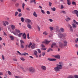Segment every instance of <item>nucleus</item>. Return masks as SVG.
<instances>
[{
	"label": "nucleus",
	"mask_w": 78,
	"mask_h": 78,
	"mask_svg": "<svg viewBox=\"0 0 78 78\" xmlns=\"http://www.w3.org/2000/svg\"><path fill=\"white\" fill-rule=\"evenodd\" d=\"M55 28L56 30L57 31H59V26H55Z\"/></svg>",
	"instance_id": "nucleus-18"
},
{
	"label": "nucleus",
	"mask_w": 78,
	"mask_h": 78,
	"mask_svg": "<svg viewBox=\"0 0 78 78\" xmlns=\"http://www.w3.org/2000/svg\"><path fill=\"white\" fill-rule=\"evenodd\" d=\"M50 51H53V49L51 48H49L48 50L47 51V52H50Z\"/></svg>",
	"instance_id": "nucleus-27"
},
{
	"label": "nucleus",
	"mask_w": 78,
	"mask_h": 78,
	"mask_svg": "<svg viewBox=\"0 0 78 78\" xmlns=\"http://www.w3.org/2000/svg\"><path fill=\"white\" fill-rule=\"evenodd\" d=\"M48 61H56V58H48Z\"/></svg>",
	"instance_id": "nucleus-12"
},
{
	"label": "nucleus",
	"mask_w": 78,
	"mask_h": 78,
	"mask_svg": "<svg viewBox=\"0 0 78 78\" xmlns=\"http://www.w3.org/2000/svg\"><path fill=\"white\" fill-rule=\"evenodd\" d=\"M67 78H74V76L72 75H71L69 76Z\"/></svg>",
	"instance_id": "nucleus-34"
},
{
	"label": "nucleus",
	"mask_w": 78,
	"mask_h": 78,
	"mask_svg": "<svg viewBox=\"0 0 78 78\" xmlns=\"http://www.w3.org/2000/svg\"><path fill=\"white\" fill-rule=\"evenodd\" d=\"M25 22H26V23H31V24H32L33 23L32 22H31V20H30L29 19H27L25 20Z\"/></svg>",
	"instance_id": "nucleus-4"
},
{
	"label": "nucleus",
	"mask_w": 78,
	"mask_h": 78,
	"mask_svg": "<svg viewBox=\"0 0 78 78\" xmlns=\"http://www.w3.org/2000/svg\"><path fill=\"white\" fill-rule=\"evenodd\" d=\"M72 25L73 28H76V24H75V23H73L72 24Z\"/></svg>",
	"instance_id": "nucleus-17"
},
{
	"label": "nucleus",
	"mask_w": 78,
	"mask_h": 78,
	"mask_svg": "<svg viewBox=\"0 0 78 78\" xmlns=\"http://www.w3.org/2000/svg\"><path fill=\"white\" fill-rule=\"evenodd\" d=\"M17 11H18V12H20L21 11H22V10H21V9H17Z\"/></svg>",
	"instance_id": "nucleus-45"
},
{
	"label": "nucleus",
	"mask_w": 78,
	"mask_h": 78,
	"mask_svg": "<svg viewBox=\"0 0 78 78\" xmlns=\"http://www.w3.org/2000/svg\"><path fill=\"white\" fill-rule=\"evenodd\" d=\"M72 4L73 5H76V3H75V2H73L72 3Z\"/></svg>",
	"instance_id": "nucleus-55"
},
{
	"label": "nucleus",
	"mask_w": 78,
	"mask_h": 78,
	"mask_svg": "<svg viewBox=\"0 0 78 78\" xmlns=\"http://www.w3.org/2000/svg\"><path fill=\"white\" fill-rule=\"evenodd\" d=\"M41 47L42 48H45V46L44 44H41Z\"/></svg>",
	"instance_id": "nucleus-61"
},
{
	"label": "nucleus",
	"mask_w": 78,
	"mask_h": 78,
	"mask_svg": "<svg viewBox=\"0 0 78 78\" xmlns=\"http://www.w3.org/2000/svg\"><path fill=\"white\" fill-rule=\"evenodd\" d=\"M5 23H6L7 25H9V23H8V22L7 21H5Z\"/></svg>",
	"instance_id": "nucleus-59"
},
{
	"label": "nucleus",
	"mask_w": 78,
	"mask_h": 78,
	"mask_svg": "<svg viewBox=\"0 0 78 78\" xmlns=\"http://www.w3.org/2000/svg\"><path fill=\"white\" fill-rule=\"evenodd\" d=\"M37 50L38 52V53H41V50L39 49H37Z\"/></svg>",
	"instance_id": "nucleus-43"
},
{
	"label": "nucleus",
	"mask_w": 78,
	"mask_h": 78,
	"mask_svg": "<svg viewBox=\"0 0 78 78\" xmlns=\"http://www.w3.org/2000/svg\"><path fill=\"white\" fill-rule=\"evenodd\" d=\"M53 56H54V57L57 59H61V56H60L59 55H53Z\"/></svg>",
	"instance_id": "nucleus-10"
},
{
	"label": "nucleus",
	"mask_w": 78,
	"mask_h": 78,
	"mask_svg": "<svg viewBox=\"0 0 78 78\" xmlns=\"http://www.w3.org/2000/svg\"><path fill=\"white\" fill-rule=\"evenodd\" d=\"M66 34H63V37H66Z\"/></svg>",
	"instance_id": "nucleus-48"
},
{
	"label": "nucleus",
	"mask_w": 78,
	"mask_h": 78,
	"mask_svg": "<svg viewBox=\"0 0 78 78\" xmlns=\"http://www.w3.org/2000/svg\"><path fill=\"white\" fill-rule=\"evenodd\" d=\"M21 44H24V41L23 40H20Z\"/></svg>",
	"instance_id": "nucleus-39"
},
{
	"label": "nucleus",
	"mask_w": 78,
	"mask_h": 78,
	"mask_svg": "<svg viewBox=\"0 0 78 78\" xmlns=\"http://www.w3.org/2000/svg\"><path fill=\"white\" fill-rule=\"evenodd\" d=\"M27 38L29 39H30V37H29V33H28L27 34Z\"/></svg>",
	"instance_id": "nucleus-50"
},
{
	"label": "nucleus",
	"mask_w": 78,
	"mask_h": 78,
	"mask_svg": "<svg viewBox=\"0 0 78 78\" xmlns=\"http://www.w3.org/2000/svg\"><path fill=\"white\" fill-rule=\"evenodd\" d=\"M19 14V12H15V16H17V15Z\"/></svg>",
	"instance_id": "nucleus-38"
},
{
	"label": "nucleus",
	"mask_w": 78,
	"mask_h": 78,
	"mask_svg": "<svg viewBox=\"0 0 78 78\" xmlns=\"http://www.w3.org/2000/svg\"><path fill=\"white\" fill-rule=\"evenodd\" d=\"M46 13L47 14H48V15H49V14H50V12H49V11H47L46 12Z\"/></svg>",
	"instance_id": "nucleus-53"
},
{
	"label": "nucleus",
	"mask_w": 78,
	"mask_h": 78,
	"mask_svg": "<svg viewBox=\"0 0 78 78\" xmlns=\"http://www.w3.org/2000/svg\"><path fill=\"white\" fill-rule=\"evenodd\" d=\"M45 55V52H44L42 53V56H44Z\"/></svg>",
	"instance_id": "nucleus-49"
},
{
	"label": "nucleus",
	"mask_w": 78,
	"mask_h": 78,
	"mask_svg": "<svg viewBox=\"0 0 78 78\" xmlns=\"http://www.w3.org/2000/svg\"><path fill=\"white\" fill-rule=\"evenodd\" d=\"M56 45V43H54L52 44V45H51V48H53V46H55Z\"/></svg>",
	"instance_id": "nucleus-19"
},
{
	"label": "nucleus",
	"mask_w": 78,
	"mask_h": 78,
	"mask_svg": "<svg viewBox=\"0 0 78 78\" xmlns=\"http://www.w3.org/2000/svg\"><path fill=\"white\" fill-rule=\"evenodd\" d=\"M72 13L76 14V16L78 17V11L77 10H74V11L72 12Z\"/></svg>",
	"instance_id": "nucleus-9"
},
{
	"label": "nucleus",
	"mask_w": 78,
	"mask_h": 78,
	"mask_svg": "<svg viewBox=\"0 0 78 78\" xmlns=\"http://www.w3.org/2000/svg\"><path fill=\"white\" fill-rule=\"evenodd\" d=\"M76 47L77 48V47H78V45L77 44H75V45Z\"/></svg>",
	"instance_id": "nucleus-64"
},
{
	"label": "nucleus",
	"mask_w": 78,
	"mask_h": 78,
	"mask_svg": "<svg viewBox=\"0 0 78 78\" xmlns=\"http://www.w3.org/2000/svg\"><path fill=\"white\" fill-rule=\"evenodd\" d=\"M8 30L10 31V32H11V33H12V32H11V29H10V27H8Z\"/></svg>",
	"instance_id": "nucleus-58"
},
{
	"label": "nucleus",
	"mask_w": 78,
	"mask_h": 78,
	"mask_svg": "<svg viewBox=\"0 0 78 78\" xmlns=\"http://www.w3.org/2000/svg\"><path fill=\"white\" fill-rule=\"evenodd\" d=\"M51 9L53 11H55L56 10V8L55 7H54L53 8H51Z\"/></svg>",
	"instance_id": "nucleus-32"
},
{
	"label": "nucleus",
	"mask_w": 78,
	"mask_h": 78,
	"mask_svg": "<svg viewBox=\"0 0 78 78\" xmlns=\"http://www.w3.org/2000/svg\"><path fill=\"white\" fill-rule=\"evenodd\" d=\"M68 27H69V31H70L71 32H73V28L72 26L70 24H68Z\"/></svg>",
	"instance_id": "nucleus-6"
},
{
	"label": "nucleus",
	"mask_w": 78,
	"mask_h": 78,
	"mask_svg": "<svg viewBox=\"0 0 78 78\" xmlns=\"http://www.w3.org/2000/svg\"><path fill=\"white\" fill-rule=\"evenodd\" d=\"M33 14V16H34V17H37V15L36 12H34Z\"/></svg>",
	"instance_id": "nucleus-23"
},
{
	"label": "nucleus",
	"mask_w": 78,
	"mask_h": 78,
	"mask_svg": "<svg viewBox=\"0 0 78 78\" xmlns=\"http://www.w3.org/2000/svg\"><path fill=\"white\" fill-rule=\"evenodd\" d=\"M27 27L29 29H31V26L28 23H27Z\"/></svg>",
	"instance_id": "nucleus-20"
},
{
	"label": "nucleus",
	"mask_w": 78,
	"mask_h": 78,
	"mask_svg": "<svg viewBox=\"0 0 78 78\" xmlns=\"http://www.w3.org/2000/svg\"><path fill=\"white\" fill-rule=\"evenodd\" d=\"M61 13H63V14H67V12H66V11H65L64 10L62 11L61 12Z\"/></svg>",
	"instance_id": "nucleus-35"
},
{
	"label": "nucleus",
	"mask_w": 78,
	"mask_h": 78,
	"mask_svg": "<svg viewBox=\"0 0 78 78\" xmlns=\"http://www.w3.org/2000/svg\"><path fill=\"white\" fill-rule=\"evenodd\" d=\"M31 48L32 49H34V48H35V47H36V45L35 44H33V45L31 46Z\"/></svg>",
	"instance_id": "nucleus-16"
},
{
	"label": "nucleus",
	"mask_w": 78,
	"mask_h": 78,
	"mask_svg": "<svg viewBox=\"0 0 78 78\" xmlns=\"http://www.w3.org/2000/svg\"><path fill=\"white\" fill-rule=\"evenodd\" d=\"M50 42V41H48V40H45L43 42V43H45L46 44H48Z\"/></svg>",
	"instance_id": "nucleus-11"
},
{
	"label": "nucleus",
	"mask_w": 78,
	"mask_h": 78,
	"mask_svg": "<svg viewBox=\"0 0 78 78\" xmlns=\"http://www.w3.org/2000/svg\"><path fill=\"white\" fill-rule=\"evenodd\" d=\"M74 78H78V75H75L74 76Z\"/></svg>",
	"instance_id": "nucleus-47"
},
{
	"label": "nucleus",
	"mask_w": 78,
	"mask_h": 78,
	"mask_svg": "<svg viewBox=\"0 0 78 78\" xmlns=\"http://www.w3.org/2000/svg\"><path fill=\"white\" fill-rule=\"evenodd\" d=\"M50 29L51 31H53V27H50Z\"/></svg>",
	"instance_id": "nucleus-40"
},
{
	"label": "nucleus",
	"mask_w": 78,
	"mask_h": 78,
	"mask_svg": "<svg viewBox=\"0 0 78 78\" xmlns=\"http://www.w3.org/2000/svg\"><path fill=\"white\" fill-rule=\"evenodd\" d=\"M22 16V14L21 13H20L19 14L18 16L19 17H21V16Z\"/></svg>",
	"instance_id": "nucleus-51"
},
{
	"label": "nucleus",
	"mask_w": 78,
	"mask_h": 78,
	"mask_svg": "<svg viewBox=\"0 0 78 78\" xmlns=\"http://www.w3.org/2000/svg\"><path fill=\"white\" fill-rule=\"evenodd\" d=\"M12 30H14L15 29V26L14 25H12L11 26Z\"/></svg>",
	"instance_id": "nucleus-24"
},
{
	"label": "nucleus",
	"mask_w": 78,
	"mask_h": 78,
	"mask_svg": "<svg viewBox=\"0 0 78 78\" xmlns=\"http://www.w3.org/2000/svg\"><path fill=\"white\" fill-rule=\"evenodd\" d=\"M13 60L14 61H17V60L16 58H13Z\"/></svg>",
	"instance_id": "nucleus-54"
},
{
	"label": "nucleus",
	"mask_w": 78,
	"mask_h": 78,
	"mask_svg": "<svg viewBox=\"0 0 78 78\" xmlns=\"http://www.w3.org/2000/svg\"><path fill=\"white\" fill-rule=\"evenodd\" d=\"M43 34H44L45 36H46V35H47V34H48V33L46 31H44V32L43 33Z\"/></svg>",
	"instance_id": "nucleus-33"
},
{
	"label": "nucleus",
	"mask_w": 78,
	"mask_h": 78,
	"mask_svg": "<svg viewBox=\"0 0 78 78\" xmlns=\"http://www.w3.org/2000/svg\"><path fill=\"white\" fill-rule=\"evenodd\" d=\"M29 71L30 72L34 73L36 70L34 68L30 67L29 68Z\"/></svg>",
	"instance_id": "nucleus-5"
},
{
	"label": "nucleus",
	"mask_w": 78,
	"mask_h": 78,
	"mask_svg": "<svg viewBox=\"0 0 78 78\" xmlns=\"http://www.w3.org/2000/svg\"><path fill=\"white\" fill-rule=\"evenodd\" d=\"M24 7H25V4L24 3H23L22 4V8L23 9H24Z\"/></svg>",
	"instance_id": "nucleus-41"
},
{
	"label": "nucleus",
	"mask_w": 78,
	"mask_h": 78,
	"mask_svg": "<svg viewBox=\"0 0 78 78\" xmlns=\"http://www.w3.org/2000/svg\"><path fill=\"white\" fill-rule=\"evenodd\" d=\"M41 11L42 13H43V14H45V12H44V10H43L42 9H41Z\"/></svg>",
	"instance_id": "nucleus-46"
},
{
	"label": "nucleus",
	"mask_w": 78,
	"mask_h": 78,
	"mask_svg": "<svg viewBox=\"0 0 78 78\" xmlns=\"http://www.w3.org/2000/svg\"><path fill=\"white\" fill-rule=\"evenodd\" d=\"M58 36L59 38H62V37L63 36V34H58Z\"/></svg>",
	"instance_id": "nucleus-15"
},
{
	"label": "nucleus",
	"mask_w": 78,
	"mask_h": 78,
	"mask_svg": "<svg viewBox=\"0 0 78 78\" xmlns=\"http://www.w3.org/2000/svg\"><path fill=\"white\" fill-rule=\"evenodd\" d=\"M63 8H64V6H63V5H61V9H63Z\"/></svg>",
	"instance_id": "nucleus-44"
},
{
	"label": "nucleus",
	"mask_w": 78,
	"mask_h": 78,
	"mask_svg": "<svg viewBox=\"0 0 78 78\" xmlns=\"http://www.w3.org/2000/svg\"><path fill=\"white\" fill-rule=\"evenodd\" d=\"M67 4L69 5H70L71 4V3H70V0H67Z\"/></svg>",
	"instance_id": "nucleus-28"
},
{
	"label": "nucleus",
	"mask_w": 78,
	"mask_h": 78,
	"mask_svg": "<svg viewBox=\"0 0 78 78\" xmlns=\"http://www.w3.org/2000/svg\"><path fill=\"white\" fill-rule=\"evenodd\" d=\"M62 65H63V63L62 62H58V64L56 65V67L54 68V70L56 72H59L61 69H62Z\"/></svg>",
	"instance_id": "nucleus-1"
},
{
	"label": "nucleus",
	"mask_w": 78,
	"mask_h": 78,
	"mask_svg": "<svg viewBox=\"0 0 78 78\" xmlns=\"http://www.w3.org/2000/svg\"><path fill=\"white\" fill-rule=\"evenodd\" d=\"M20 59L21 61H24L25 60V59L23 57L21 58Z\"/></svg>",
	"instance_id": "nucleus-37"
},
{
	"label": "nucleus",
	"mask_w": 78,
	"mask_h": 78,
	"mask_svg": "<svg viewBox=\"0 0 78 78\" xmlns=\"http://www.w3.org/2000/svg\"><path fill=\"white\" fill-rule=\"evenodd\" d=\"M3 75V73L2 72H0V75L2 76Z\"/></svg>",
	"instance_id": "nucleus-62"
},
{
	"label": "nucleus",
	"mask_w": 78,
	"mask_h": 78,
	"mask_svg": "<svg viewBox=\"0 0 78 78\" xmlns=\"http://www.w3.org/2000/svg\"><path fill=\"white\" fill-rule=\"evenodd\" d=\"M37 51H35L34 52V55H36V58H37L38 57L37 55Z\"/></svg>",
	"instance_id": "nucleus-25"
},
{
	"label": "nucleus",
	"mask_w": 78,
	"mask_h": 78,
	"mask_svg": "<svg viewBox=\"0 0 78 78\" xmlns=\"http://www.w3.org/2000/svg\"><path fill=\"white\" fill-rule=\"evenodd\" d=\"M15 32L16 33H20L21 32L20 30L17 29H16L15 30Z\"/></svg>",
	"instance_id": "nucleus-13"
},
{
	"label": "nucleus",
	"mask_w": 78,
	"mask_h": 78,
	"mask_svg": "<svg viewBox=\"0 0 78 78\" xmlns=\"http://www.w3.org/2000/svg\"><path fill=\"white\" fill-rule=\"evenodd\" d=\"M60 30L61 31V32H62V33L63 32H64L65 31L64 28L62 27L60 28Z\"/></svg>",
	"instance_id": "nucleus-22"
},
{
	"label": "nucleus",
	"mask_w": 78,
	"mask_h": 78,
	"mask_svg": "<svg viewBox=\"0 0 78 78\" xmlns=\"http://www.w3.org/2000/svg\"><path fill=\"white\" fill-rule=\"evenodd\" d=\"M26 9L27 11H30V8H26Z\"/></svg>",
	"instance_id": "nucleus-60"
},
{
	"label": "nucleus",
	"mask_w": 78,
	"mask_h": 78,
	"mask_svg": "<svg viewBox=\"0 0 78 78\" xmlns=\"http://www.w3.org/2000/svg\"><path fill=\"white\" fill-rule=\"evenodd\" d=\"M73 21L74 23L76 24V25H78V22H76L75 20H73Z\"/></svg>",
	"instance_id": "nucleus-26"
},
{
	"label": "nucleus",
	"mask_w": 78,
	"mask_h": 78,
	"mask_svg": "<svg viewBox=\"0 0 78 78\" xmlns=\"http://www.w3.org/2000/svg\"><path fill=\"white\" fill-rule=\"evenodd\" d=\"M59 44L60 47L63 48L64 47H66L67 45V42L66 41H64L59 42Z\"/></svg>",
	"instance_id": "nucleus-2"
},
{
	"label": "nucleus",
	"mask_w": 78,
	"mask_h": 78,
	"mask_svg": "<svg viewBox=\"0 0 78 78\" xmlns=\"http://www.w3.org/2000/svg\"><path fill=\"white\" fill-rule=\"evenodd\" d=\"M7 72L9 75H12V74L11 73V72L10 71H8Z\"/></svg>",
	"instance_id": "nucleus-31"
},
{
	"label": "nucleus",
	"mask_w": 78,
	"mask_h": 78,
	"mask_svg": "<svg viewBox=\"0 0 78 78\" xmlns=\"http://www.w3.org/2000/svg\"><path fill=\"white\" fill-rule=\"evenodd\" d=\"M49 21H50V22H53V20H52V19H49Z\"/></svg>",
	"instance_id": "nucleus-63"
},
{
	"label": "nucleus",
	"mask_w": 78,
	"mask_h": 78,
	"mask_svg": "<svg viewBox=\"0 0 78 78\" xmlns=\"http://www.w3.org/2000/svg\"><path fill=\"white\" fill-rule=\"evenodd\" d=\"M49 5L50 6H51V4H52V3H51V2H49Z\"/></svg>",
	"instance_id": "nucleus-52"
},
{
	"label": "nucleus",
	"mask_w": 78,
	"mask_h": 78,
	"mask_svg": "<svg viewBox=\"0 0 78 78\" xmlns=\"http://www.w3.org/2000/svg\"><path fill=\"white\" fill-rule=\"evenodd\" d=\"M32 45V43L31 42H30V44H29V45L28 46V48H30L31 47V46Z\"/></svg>",
	"instance_id": "nucleus-36"
},
{
	"label": "nucleus",
	"mask_w": 78,
	"mask_h": 78,
	"mask_svg": "<svg viewBox=\"0 0 78 78\" xmlns=\"http://www.w3.org/2000/svg\"><path fill=\"white\" fill-rule=\"evenodd\" d=\"M10 37L11 38V40L12 41H14V36H10Z\"/></svg>",
	"instance_id": "nucleus-21"
},
{
	"label": "nucleus",
	"mask_w": 78,
	"mask_h": 78,
	"mask_svg": "<svg viewBox=\"0 0 78 78\" xmlns=\"http://www.w3.org/2000/svg\"><path fill=\"white\" fill-rule=\"evenodd\" d=\"M21 22H23L25 21V19L23 17H21Z\"/></svg>",
	"instance_id": "nucleus-29"
},
{
	"label": "nucleus",
	"mask_w": 78,
	"mask_h": 78,
	"mask_svg": "<svg viewBox=\"0 0 78 78\" xmlns=\"http://www.w3.org/2000/svg\"><path fill=\"white\" fill-rule=\"evenodd\" d=\"M41 68L42 70H44V71H45V70H47V68L46 67V66H41Z\"/></svg>",
	"instance_id": "nucleus-8"
},
{
	"label": "nucleus",
	"mask_w": 78,
	"mask_h": 78,
	"mask_svg": "<svg viewBox=\"0 0 78 78\" xmlns=\"http://www.w3.org/2000/svg\"><path fill=\"white\" fill-rule=\"evenodd\" d=\"M12 33L15 36H18L19 37H21V36L23 34V33H19V34H18V33L15 32L14 31H13Z\"/></svg>",
	"instance_id": "nucleus-3"
},
{
	"label": "nucleus",
	"mask_w": 78,
	"mask_h": 78,
	"mask_svg": "<svg viewBox=\"0 0 78 78\" xmlns=\"http://www.w3.org/2000/svg\"><path fill=\"white\" fill-rule=\"evenodd\" d=\"M15 6H16V7L19 6V4L18 3H17L15 4Z\"/></svg>",
	"instance_id": "nucleus-42"
},
{
	"label": "nucleus",
	"mask_w": 78,
	"mask_h": 78,
	"mask_svg": "<svg viewBox=\"0 0 78 78\" xmlns=\"http://www.w3.org/2000/svg\"><path fill=\"white\" fill-rule=\"evenodd\" d=\"M20 45L21 47V48H24V44H20Z\"/></svg>",
	"instance_id": "nucleus-30"
},
{
	"label": "nucleus",
	"mask_w": 78,
	"mask_h": 78,
	"mask_svg": "<svg viewBox=\"0 0 78 78\" xmlns=\"http://www.w3.org/2000/svg\"><path fill=\"white\" fill-rule=\"evenodd\" d=\"M22 36L24 39H25V40L26 39V37H27V34H25V33H24L22 35Z\"/></svg>",
	"instance_id": "nucleus-14"
},
{
	"label": "nucleus",
	"mask_w": 78,
	"mask_h": 78,
	"mask_svg": "<svg viewBox=\"0 0 78 78\" xmlns=\"http://www.w3.org/2000/svg\"><path fill=\"white\" fill-rule=\"evenodd\" d=\"M17 53H19V55H23V56H26V55H28V53H26V52L24 53H23L22 54H21V53H20V52H19V51H17Z\"/></svg>",
	"instance_id": "nucleus-7"
},
{
	"label": "nucleus",
	"mask_w": 78,
	"mask_h": 78,
	"mask_svg": "<svg viewBox=\"0 0 78 78\" xmlns=\"http://www.w3.org/2000/svg\"><path fill=\"white\" fill-rule=\"evenodd\" d=\"M3 25H4L5 27H6V23L5 22H3Z\"/></svg>",
	"instance_id": "nucleus-56"
},
{
	"label": "nucleus",
	"mask_w": 78,
	"mask_h": 78,
	"mask_svg": "<svg viewBox=\"0 0 78 78\" xmlns=\"http://www.w3.org/2000/svg\"><path fill=\"white\" fill-rule=\"evenodd\" d=\"M2 59L3 60H5V57H4V55H2Z\"/></svg>",
	"instance_id": "nucleus-57"
}]
</instances>
